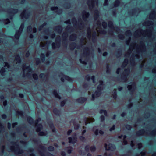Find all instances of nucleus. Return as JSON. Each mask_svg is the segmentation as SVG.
<instances>
[{
  "label": "nucleus",
  "instance_id": "nucleus-12",
  "mask_svg": "<svg viewBox=\"0 0 156 156\" xmlns=\"http://www.w3.org/2000/svg\"><path fill=\"white\" fill-rule=\"evenodd\" d=\"M90 15L89 12H87L85 11H83L82 12V17L83 20L86 21Z\"/></svg>",
  "mask_w": 156,
  "mask_h": 156
},
{
  "label": "nucleus",
  "instance_id": "nucleus-63",
  "mask_svg": "<svg viewBox=\"0 0 156 156\" xmlns=\"http://www.w3.org/2000/svg\"><path fill=\"white\" fill-rule=\"evenodd\" d=\"M108 0H105L103 5L105 6H107L108 5Z\"/></svg>",
  "mask_w": 156,
  "mask_h": 156
},
{
  "label": "nucleus",
  "instance_id": "nucleus-46",
  "mask_svg": "<svg viewBox=\"0 0 156 156\" xmlns=\"http://www.w3.org/2000/svg\"><path fill=\"white\" fill-rule=\"evenodd\" d=\"M90 150L92 152H94L96 150V147L95 146H91L90 148Z\"/></svg>",
  "mask_w": 156,
  "mask_h": 156
},
{
  "label": "nucleus",
  "instance_id": "nucleus-13",
  "mask_svg": "<svg viewBox=\"0 0 156 156\" xmlns=\"http://www.w3.org/2000/svg\"><path fill=\"white\" fill-rule=\"evenodd\" d=\"M52 94L55 98H58L59 99H61V97L59 95L56 90L55 89L53 90L52 92Z\"/></svg>",
  "mask_w": 156,
  "mask_h": 156
},
{
  "label": "nucleus",
  "instance_id": "nucleus-36",
  "mask_svg": "<svg viewBox=\"0 0 156 156\" xmlns=\"http://www.w3.org/2000/svg\"><path fill=\"white\" fill-rule=\"evenodd\" d=\"M101 92L97 90L95 91L94 94L96 96V97L98 98L101 95Z\"/></svg>",
  "mask_w": 156,
  "mask_h": 156
},
{
  "label": "nucleus",
  "instance_id": "nucleus-15",
  "mask_svg": "<svg viewBox=\"0 0 156 156\" xmlns=\"http://www.w3.org/2000/svg\"><path fill=\"white\" fill-rule=\"evenodd\" d=\"M62 30V27L61 25H58L55 27L54 30L57 32L58 33H60Z\"/></svg>",
  "mask_w": 156,
  "mask_h": 156
},
{
  "label": "nucleus",
  "instance_id": "nucleus-19",
  "mask_svg": "<svg viewBox=\"0 0 156 156\" xmlns=\"http://www.w3.org/2000/svg\"><path fill=\"white\" fill-rule=\"evenodd\" d=\"M36 129V131L37 132H39L41 131L43 129V126L41 124L39 123L37 125L35 126Z\"/></svg>",
  "mask_w": 156,
  "mask_h": 156
},
{
  "label": "nucleus",
  "instance_id": "nucleus-37",
  "mask_svg": "<svg viewBox=\"0 0 156 156\" xmlns=\"http://www.w3.org/2000/svg\"><path fill=\"white\" fill-rule=\"evenodd\" d=\"M41 120V118H39L38 119L34 121V122L33 123V125H34L36 126L38 124L39 122Z\"/></svg>",
  "mask_w": 156,
  "mask_h": 156
},
{
  "label": "nucleus",
  "instance_id": "nucleus-2",
  "mask_svg": "<svg viewBox=\"0 0 156 156\" xmlns=\"http://www.w3.org/2000/svg\"><path fill=\"white\" fill-rule=\"evenodd\" d=\"M40 57V58H37L35 59V64L36 65L40 64L41 62H44L45 60V55L44 53H42Z\"/></svg>",
  "mask_w": 156,
  "mask_h": 156
},
{
  "label": "nucleus",
  "instance_id": "nucleus-35",
  "mask_svg": "<svg viewBox=\"0 0 156 156\" xmlns=\"http://www.w3.org/2000/svg\"><path fill=\"white\" fill-rule=\"evenodd\" d=\"M99 113L100 114L104 113L105 116H107L108 113L107 111L105 109H101L99 111Z\"/></svg>",
  "mask_w": 156,
  "mask_h": 156
},
{
  "label": "nucleus",
  "instance_id": "nucleus-58",
  "mask_svg": "<svg viewBox=\"0 0 156 156\" xmlns=\"http://www.w3.org/2000/svg\"><path fill=\"white\" fill-rule=\"evenodd\" d=\"M115 125H113L109 129V130L110 131H112L115 130Z\"/></svg>",
  "mask_w": 156,
  "mask_h": 156
},
{
  "label": "nucleus",
  "instance_id": "nucleus-23",
  "mask_svg": "<svg viewBox=\"0 0 156 156\" xmlns=\"http://www.w3.org/2000/svg\"><path fill=\"white\" fill-rule=\"evenodd\" d=\"M76 37V34H73L69 37V39L71 41H73L75 40Z\"/></svg>",
  "mask_w": 156,
  "mask_h": 156
},
{
  "label": "nucleus",
  "instance_id": "nucleus-64",
  "mask_svg": "<svg viewBox=\"0 0 156 156\" xmlns=\"http://www.w3.org/2000/svg\"><path fill=\"white\" fill-rule=\"evenodd\" d=\"M90 149L89 146V145H87L85 148V150L87 152H89Z\"/></svg>",
  "mask_w": 156,
  "mask_h": 156
},
{
  "label": "nucleus",
  "instance_id": "nucleus-29",
  "mask_svg": "<svg viewBox=\"0 0 156 156\" xmlns=\"http://www.w3.org/2000/svg\"><path fill=\"white\" fill-rule=\"evenodd\" d=\"M65 149L68 154H70L72 153L73 151V148L71 146H69L66 147Z\"/></svg>",
  "mask_w": 156,
  "mask_h": 156
},
{
  "label": "nucleus",
  "instance_id": "nucleus-53",
  "mask_svg": "<svg viewBox=\"0 0 156 156\" xmlns=\"http://www.w3.org/2000/svg\"><path fill=\"white\" fill-rule=\"evenodd\" d=\"M65 6L66 8L69 9L71 7V4L69 2H67Z\"/></svg>",
  "mask_w": 156,
  "mask_h": 156
},
{
  "label": "nucleus",
  "instance_id": "nucleus-61",
  "mask_svg": "<svg viewBox=\"0 0 156 156\" xmlns=\"http://www.w3.org/2000/svg\"><path fill=\"white\" fill-rule=\"evenodd\" d=\"M99 85L104 86L105 84L103 81L102 80H100L99 81Z\"/></svg>",
  "mask_w": 156,
  "mask_h": 156
},
{
  "label": "nucleus",
  "instance_id": "nucleus-62",
  "mask_svg": "<svg viewBox=\"0 0 156 156\" xmlns=\"http://www.w3.org/2000/svg\"><path fill=\"white\" fill-rule=\"evenodd\" d=\"M100 118L101 121V122H103L104 121V120H105V117L104 115H101L100 116Z\"/></svg>",
  "mask_w": 156,
  "mask_h": 156
},
{
  "label": "nucleus",
  "instance_id": "nucleus-38",
  "mask_svg": "<svg viewBox=\"0 0 156 156\" xmlns=\"http://www.w3.org/2000/svg\"><path fill=\"white\" fill-rule=\"evenodd\" d=\"M104 86L98 85L97 87L98 90L102 92L104 90Z\"/></svg>",
  "mask_w": 156,
  "mask_h": 156
},
{
  "label": "nucleus",
  "instance_id": "nucleus-33",
  "mask_svg": "<svg viewBox=\"0 0 156 156\" xmlns=\"http://www.w3.org/2000/svg\"><path fill=\"white\" fill-rule=\"evenodd\" d=\"M122 50L120 49H118V51L116 54V56L117 58L120 57L122 55Z\"/></svg>",
  "mask_w": 156,
  "mask_h": 156
},
{
  "label": "nucleus",
  "instance_id": "nucleus-5",
  "mask_svg": "<svg viewBox=\"0 0 156 156\" xmlns=\"http://www.w3.org/2000/svg\"><path fill=\"white\" fill-rule=\"evenodd\" d=\"M9 9L10 11L9 12V15L8 17L10 20H12L13 19L14 14L17 13L18 11V9H17L14 8H11Z\"/></svg>",
  "mask_w": 156,
  "mask_h": 156
},
{
  "label": "nucleus",
  "instance_id": "nucleus-28",
  "mask_svg": "<svg viewBox=\"0 0 156 156\" xmlns=\"http://www.w3.org/2000/svg\"><path fill=\"white\" fill-rule=\"evenodd\" d=\"M99 12L98 10H95L94 12V18L96 20L99 17Z\"/></svg>",
  "mask_w": 156,
  "mask_h": 156
},
{
  "label": "nucleus",
  "instance_id": "nucleus-57",
  "mask_svg": "<svg viewBox=\"0 0 156 156\" xmlns=\"http://www.w3.org/2000/svg\"><path fill=\"white\" fill-rule=\"evenodd\" d=\"M90 77L89 75L87 74L85 76V78L87 81H89L90 80Z\"/></svg>",
  "mask_w": 156,
  "mask_h": 156
},
{
  "label": "nucleus",
  "instance_id": "nucleus-48",
  "mask_svg": "<svg viewBox=\"0 0 156 156\" xmlns=\"http://www.w3.org/2000/svg\"><path fill=\"white\" fill-rule=\"evenodd\" d=\"M112 95L113 96L114 99H116L117 95V92L116 90L113 93V94H112Z\"/></svg>",
  "mask_w": 156,
  "mask_h": 156
},
{
  "label": "nucleus",
  "instance_id": "nucleus-7",
  "mask_svg": "<svg viewBox=\"0 0 156 156\" xmlns=\"http://www.w3.org/2000/svg\"><path fill=\"white\" fill-rule=\"evenodd\" d=\"M61 76L63 77H61L60 78V80L62 82H64L65 79L69 81H72L73 80L71 78L67 75L64 74L62 73H60V75H59V76Z\"/></svg>",
  "mask_w": 156,
  "mask_h": 156
},
{
  "label": "nucleus",
  "instance_id": "nucleus-59",
  "mask_svg": "<svg viewBox=\"0 0 156 156\" xmlns=\"http://www.w3.org/2000/svg\"><path fill=\"white\" fill-rule=\"evenodd\" d=\"M4 21H6V22L5 23L6 24H8L10 23V20L8 18L5 19V20H4Z\"/></svg>",
  "mask_w": 156,
  "mask_h": 156
},
{
  "label": "nucleus",
  "instance_id": "nucleus-8",
  "mask_svg": "<svg viewBox=\"0 0 156 156\" xmlns=\"http://www.w3.org/2000/svg\"><path fill=\"white\" fill-rule=\"evenodd\" d=\"M108 26L111 29H114V30L117 31L120 30V29L118 27H116L114 28L113 26V22L111 21H110L108 22Z\"/></svg>",
  "mask_w": 156,
  "mask_h": 156
},
{
  "label": "nucleus",
  "instance_id": "nucleus-6",
  "mask_svg": "<svg viewBox=\"0 0 156 156\" xmlns=\"http://www.w3.org/2000/svg\"><path fill=\"white\" fill-rule=\"evenodd\" d=\"M11 143L16 146L15 148L16 149L14 150L15 153L16 154H20L23 153L24 151L23 150L19 148L18 147V144H16V142H11Z\"/></svg>",
  "mask_w": 156,
  "mask_h": 156
},
{
  "label": "nucleus",
  "instance_id": "nucleus-45",
  "mask_svg": "<svg viewBox=\"0 0 156 156\" xmlns=\"http://www.w3.org/2000/svg\"><path fill=\"white\" fill-rule=\"evenodd\" d=\"M16 114L20 116H23L24 113L22 111H17L16 112Z\"/></svg>",
  "mask_w": 156,
  "mask_h": 156
},
{
  "label": "nucleus",
  "instance_id": "nucleus-51",
  "mask_svg": "<svg viewBox=\"0 0 156 156\" xmlns=\"http://www.w3.org/2000/svg\"><path fill=\"white\" fill-rule=\"evenodd\" d=\"M48 149L50 151H52L54 150V148L52 146H50L48 147Z\"/></svg>",
  "mask_w": 156,
  "mask_h": 156
},
{
  "label": "nucleus",
  "instance_id": "nucleus-11",
  "mask_svg": "<svg viewBox=\"0 0 156 156\" xmlns=\"http://www.w3.org/2000/svg\"><path fill=\"white\" fill-rule=\"evenodd\" d=\"M87 100V98L84 97H81L76 100V101L79 103L83 104Z\"/></svg>",
  "mask_w": 156,
  "mask_h": 156
},
{
  "label": "nucleus",
  "instance_id": "nucleus-27",
  "mask_svg": "<svg viewBox=\"0 0 156 156\" xmlns=\"http://www.w3.org/2000/svg\"><path fill=\"white\" fill-rule=\"evenodd\" d=\"M27 121L30 124H33L34 122V119L31 116H29L27 118Z\"/></svg>",
  "mask_w": 156,
  "mask_h": 156
},
{
  "label": "nucleus",
  "instance_id": "nucleus-25",
  "mask_svg": "<svg viewBox=\"0 0 156 156\" xmlns=\"http://www.w3.org/2000/svg\"><path fill=\"white\" fill-rule=\"evenodd\" d=\"M99 133L101 135H103L104 134V132L103 131L100 130L99 131L98 129H96L94 131V133L96 136H97Z\"/></svg>",
  "mask_w": 156,
  "mask_h": 156
},
{
  "label": "nucleus",
  "instance_id": "nucleus-3",
  "mask_svg": "<svg viewBox=\"0 0 156 156\" xmlns=\"http://www.w3.org/2000/svg\"><path fill=\"white\" fill-rule=\"evenodd\" d=\"M61 37L60 36H58L56 38L55 43L53 42L52 43L51 45L53 49L56 48H59L61 44Z\"/></svg>",
  "mask_w": 156,
  "mask_h": 156
},
{
  "label": "nucleus",
  "instance_id": "nucleus-21",
  "mask_svg": "<svg viewBox=\"0 0 156 156\" xmlns=\"http://www.w3.org/2000/svg\"><path fill=\"white\" fill-rule=\"evenodd\" d=\"M22 32L17 30L16 31L15 35V38L17 40H18L20 37Z\"/></svg>",
  "mask_w": 156,
  "mask_h": 156
},
{
  "label": "nucleus",
  "instance_id": "nucleus-41",
  "mask_svg": "<svg viewBox=\"0 0 156 156\" xmlns=\"http://www.w3.org/2000/svg\"><path fill=\"white\" fill-rule=\"evenodd\" d=\"M0 133L1 132H4L5 130V128L4 126L0 122Z\"/></svg>",
  "mask_w": 156,
  "mask_h": 156
},
{
  "label": "nucleus",
  "instance_id": "nucleus-55",
  "mask_svg": "<svg viewBox=\"0 0 156 156\" xmlns=\"http://www.w3.org/2000/svg\"><path fill=\"white\" fill-rule=\"evenodd\" d=\"M46 25V23H43L42 25H41L39 27V30H41V29L44 27Z\"/></svg>",
  "mask_w": 156,
  "mask_h": 156
},
{
  "label": "nucleus",
  "instance_id": "nucleus-4",
  "mask_svg": "<svg viewBox=\"0 0 156 156\" xmlns=\"http://www.w3.org/2000/svg\"><path fill=\"white\" fill-rule=\"evenodd\" d=\"M68 142L69 144H74L77 140V135L76 133H73L71 137L68 138Z\"/></svg>",
  "mask_w": 156,
  "mask_h": 156
},
{
  "label": "nucleus",
  "instance_id": "nucleus-44",
  "mask_svg": "<svg viewBox=\"0 0 156 156\" xmlns=\"http://www.w3.org/2000/svg\"><path fill=\"white\" fill-rule=\"evenodd\" d=\"M24 23H22L21 24V25L20 26L19 29V30H18L20 31V32L22 33L23 30L24 28Z\"/></svg>",
  "mask_w": 156,
  "mask_h": 156
},
{
  "label": "nucleus",
  "instance_id": "nucleus-40",
  "mask_svg": "<svg viewBox=\"0 0 156 156\" xmlns=\"http://www.w3.org/2000/svg\"><path fill=\"white\" fill-rule=\"evenodd\" d=\"M73 29V27L72 26H68L66 27V30L69 31H72Z\"/></svg>",
  "mask_w": 156,
  "mask_h": 156
},
{
  "label": "nucleus",
  "instance_id": "nucleus-30",
  "mask_svg": "<svg viewBox=\"0 0 156 156\" xmlns=\"http://www.w3.org/2000/svg\"><path fill=\"white\" fill-rule=\"evenodd\" d=\"M120 2L119 0H116L113 3V5L114 7H117L120 5Z\"/></svg>",
  "mask_w": 156,
  "mask_h": 156
},
{
  "label": "nucleus",
  "instance_id": "nucleus-24",
  "mask_svg": "<svg viewBox=\"0 0 156 156\" xmlns=\"http://www.w3.org/2000/svg\"><path fill=\"white\" fill-rule=\"evenodd\" d=\"M144 129H141L137 131L136 133V135L137 136H140L143 135L145 133Z\"/></svg>",
  "mask_w": 156,
  "mask_h": 156
},
{
  "label": "nucleus",
  "instance_id": "nucleus-47",
  "mask_svg": "<svg viewBox=\"0 0 156 156\" xmlns=\"http://www.w3.org/2000/svg\"><path fill=\"white\" fill-rule=\"evenodd\" d=\"M32 76L35 80H37L38 79V76L36 73H34L32 75Z\"/></svg>",
  "mask_w": 156,
  "mask_h": 156
},
{
  "label": "nucleus",
  "instance_id": "nucleus-60",
  "mask_svg": "<svg viewBox=\"0 0 156 156\" xmlns=\"http://www.w3.org/2000/svg\"><path fill=\"white\" fill-rule=\"evenodd\" d=\"M90 79L92 80L93 83H95V78L94 75L92 76L90 78Z\"/></svg>",
  "mask_w": 156,
  "mask_h": 156
},
{
  "label": "nucleus",
  "instance_id": "nucleus-20",
  "mask_svg": "<svg viewBox=\"0 0 156 156\" xmlns=\"http://www.w3.org/2000/svg\"><path fill=\"white\" fill-rule=\"evenodd\" d=\"M76 44L75 42H72L70 43L69 45V47L70 50H73L76 48Z\"/></svg>",
  "mask_w": 156,
  "mask_h": 156
},
{
  "label": "nucleus",
  "instance_id": "nucleus-49",
  "mask_svg": "<svg viewBox=\"0 0 156 156\" xmlns=\"http://www.w3.org/2000/svg\"><path fill=\"white\" fill-rule=\"evenodd\" d=\"M125 127L128 130H130L132 128V126L130 125L129 124H126L125 126Z\"/></svg>",
  "mask_w": 156,
  "mask_h": 156
},
{
  "label": "nucleus",
  "instance_id": "nucleus-1",
  "mask_svg": "<svg viewBox=\"0 0 156 156\" xmlns=\"http://www.w3.org/2000/svg\"><path fill=\"white\" fill-rule=\"evenodd\" d=\"M117 69V73L118 74H119V72L121 69ZM124 69V71L122 73L120 77H117V79L118 80H121L123 82H126L127 80V77L129 75V71L131 69L133 70L134 69ZM138 69L139 70H143V69L146 70H156V69Z\"/></svg>",
  "mask_w": 156,
  "mask_h": 156
},
{
  "label": "nucleus",
  "instance_id": "nucleus-43",
  "mask_svg": "<svg viewBox=\"0 0 156 156\" xmlns=\"http://www.w3.org/2000/svg\"><path fill=\"white\" fill-rule=\"evenodd\" d=\"M73 125L74 126V128L75 130H78L80 127V125L78 124L75 123H73Z\"/></svg>",
  "mask_w": 156,
  "mask_h": 156
},
{
  "label": "nucleus",
  "instance_id": "nucleus-56",
  "mask_svg": "<svg viewBox=\"0 0 156 156\" xmlns=\"http://www.w3.org/2000/svg\"><path fill=\"white\" fill-rule=\"evenodd\" d=\"M67 35L68 34L67 33H64L62 34V37L64 40H65L67 37Z\"/></svg>",
  "mask_w": 156,
  "mask_h": 156
},
{
  "label": "nucleus",
  "instance_id": "nucleus-31",
  "mask_svg": "<svg viewBox=\"0 0 156 156\" xmlns=\"http://www.w3.org/2000/svg\"><path fill=\"white\" fill-rule=\"evenodd\" d=\"M115 147L114 145L112 144L109 143L108 144V149L111 150L112 151L115 150Z\"/></svg>",
  "mask_w": 156,
  "mask_h": 156
},
{
  "label": "nucleus",
  "instance_id": "nucleus-50",
  "mask_svg": "<svg viewBox=\"0 0 156 156\" xmlns=\"http://www.w3.org/2000/svg\"><path fill=\"white\" fill-rule=\"evenodd\" d=\"M102 24L104 28L105 29L107 28V24L106 22L105 21H103L102 22Z\"/></svg>",
  "mask_w": 156,
  "mask_h": 156
},
{
  "label": "nucleus",
  "instance_id": "nucleus-39",
  "mask_svg": "<svg viewBox=\"0 0 156 156\" xmlns=\"http://www.w3.org/2000/svg\"><path fill=\"white\" fill-rule=\"evenodd\" d=\"M67 99H65L61 102L60 106L61 107H63L64 106L65 104L67 101Z\"/></svg>",
  "mask_w": 156,
  "mask_h": 156
},
{
  "label": "nucleus",
  "instance_id": "nucleus-22",
  "mask_svg": "<svg viewBox=\"0 0 156 156\" xmlns=\"http://www.w3.org/2000/svg\"><path fill=\"white\" fill-rule=\"evenodd\" d=\"M15 61H16L19 63H20L21 62V59L20 55L19 54H17L15 56Z\"/></svg>",
  "mask_w": 156,
  "mask_h": 156
},
{
  "label": "nucleus",
  "instance_id": "nucleus-10",
  "mask_svg": "<svg viewBox=\"0 0 156 156\" xmlns=\"http://www.w3.org/2000/svg\"><path fill=\"white\" fill-rule=\"evenodd\" d=\"M48 125L50 128L52 130V132L54 133L56 132V129L51 121H50L48 123Z\"/></svg>",
  "mask_w": 156,
  "mask_h": 156
},
{
  "label": "nucleus",
  "instance_id": "nucleus-9",
  "mask_svg": "<svg viewBox=\"0 0 156 156\" xmlns=\"http://www.w3.org/2000/svg\"><path fill=\"white\" fill-rule=\"evenodd\" d=\"M127 88L130 93H132L134 90L135 88V84L134 83H132V85L128 86Z\"/></svg>",
  "mask_w": 156,
  "mask_h": 156
},
{
  "label": "nucleus",
  "instance_id": "nucleus-14",
  "mask_svg": "<svg viewBox=\"0 0 156 156\" xmlns=\"http://www.w3.org/2000/svg\"><path fill=\"white\" fill-rule=\"evenodd\" d=\"M53 113L56 116H59L61 114V110L56 108H54L53 110Z\"/></svg>",
  "mask_w": 156,
  "mask_h": 156
},
{
  "label": "nucleus",
  "instance_id": "nucleus-17",
  "mask_svg": "<svg viewBox=\"0 0 156 156\" xmlns=\"http://www.w3.org/2000/svg\"><path fill=\"white\" fill-rule=\"evenodd\" d=\"M51 10L52 11H55L57 10L56 12L58 13H60L62 12V10L61 9H59L57 6L52 7L51 8Z\"/></svg>",
  "mask_w": 156,
  "mask_h": 156
},
{
  "label": "nucleus",
  "instance_id": "nucleus-26",
  "mask_svg": "<svg viewBox=\"0 0 156 156\" xmlns=\"http://www.w3.org/2000/svg\"><path fill=\"white\" fill-rule=\"evenodd\" d=\"M89 48L87 47L85 48L84 51L83 53V55L84 56H87L89 55Z\"/></svg>",
  "mask_w": 156,
  "mask_h": 156
},
{
  "label": "nucleus",
  "instance_id": "nucleus-18",
  "mask_svg": "<svg viewBox=\"0 0 156 156\" xmlns=\"http://www.w3.org/2000/svg\"><path fill=\"white\" fill-rule=\"evenodd\" d=\"M20 16L22 18L24 16L25 19H27L28 18L30 15L27 12H26V10H25L23 11Z\"/></svg>",
  "mask_w": 156,
  "mask_h": 156
},
{
  "label": "nucleus",
  "instance_id": "nucleus-16",
  "mask_svg": "<svg viewBox=\"0 0 156 156\" xmlns=\"http://www.w3.org/2000/svg\"><path fill=\"white\" fill-rule=\"evenodd\" d=\"M95 0H92L90 2H89L88 5L90 9L94 8L95 6L94 2Z\"/></svg>",
  "mask_w": 156,
  "mask_h": 156
},
{
  "label": "nucleus",
  "instance_id": "nucleus-54",
  "mask_svg": "<svg viewBox=\"0 0 156 156\" xmlns=\"http://www.w3.org/2000/svg\"><path fill=\"white\" fill-rule=\"evenodd\" d=\"M91 30L89 28H88V33H87V37L88 38H90L91 36Z\"/></svg>",
  "mask_w": 156,
  "mask_h": 156
},
{
  "label": "nucleus",
  "instance_id": "nucleus-32",
  "mask_svg": "<svg viewBox=\"0 0 156 156\" xmlns=\"http://www.w3.org/2000/svg\"><path fill=\"white\" fill-rule=\"evenodd\" d=\"M97 37V33L95 31H94L93 32L92 34V41L93 42H94V41H96Z\"/></svg>",
  "mask_w": 156,
  "mask_h": 156
},
{
  "label": "nucleus",
  "instance_id": "nucleus-42",
  "mask_svg": "<svg viewBox=\"0 0 156 156\" xmlns=\"http://www.w3.org/2000/svg\"><path fill=\"white\" fill-rule=\"evenodd\" d=\"M46 76V75H45V74L44 73H41L39 75V77L40 78H41L43 80H44L45 79Z\"/></svg>",
  "mask_w": 156,
  "mask_h": 156
},
{
  "label": "nucleus",
  "instance_id": "nucleus-52",
  "mask_svg": "<svg viewBox=\"0 0 156 156\" xmlns=\"http://www.w3.org/2000/svg\"><path fill=\"white\" fill-rule=\"evenodd\" d=\"M39 133L38 134L39 136H43L45 135L46 133H45L43 131H40L39 132H38Z\"/></svg>",
  "mask_w": 156,
  "mask_h": 156
},
{
  "label": "nucleus",
  "instance_id": "nucleus-34",
  "mask_svg": "<svg viewBox=\"0 0 156 156\" xmlns=\"http://www.w3.org/2000/svg\"><path fill=\"white\" fill-rule=\"evenodd\" d=\"M122 50L120 49H118V51L116 54V56L117 58L120 57L122 55Z\"/></svg>",
  "mask_w": 156,
  "mask_h": 156
}]
</instances>
